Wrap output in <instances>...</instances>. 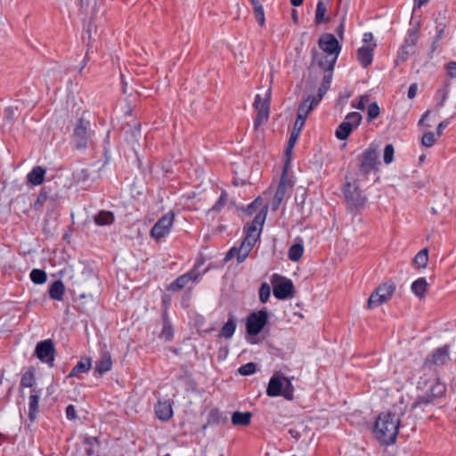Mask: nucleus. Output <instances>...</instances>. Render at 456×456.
I'll return each mask as SVG.
<instances>
[{
    "instance_id": "obj_63",
    "label": "nucleus",
    "mask_w": 456,
    "mask_h": 456,
    "mask_svg": "<svg viewBox=\"0 0 456 456\" xmlns=\"http://www.w3.org/2000/svg\"><path fill=\"white\" fill-rule=\"evenodd\" d=\"M417 42V37H416V34L414 32H412L411 35H410V37L409 39L407 40V43H409L411 45H414Z\"/></svg>"
},
{
    "instance_id": "obj_59",
    "label": "nucleus",
    "mask_w": 456,
    "mask_h": 456,
    "mask_svg": "<svg viewBox=\"0 0 456 456\" xmlns=\"http://www.w3.org/2000/svg\"><path fill=\"white\" fill-rule=\"evenodd\" d=\"M418 90V85L417 83H413L410 86L407 96L409 99H413L416 96Z\"/></svg>"
},
{
    "instance_id": "obj_2",
    "label": "nucleus",
    "mask_w": 456,
    "mask_h": 456,
    "mask_svg": "<svg viewBox=\"0 0 456 456\" xmlns=\"http://www.w3.org/2000/svg\"><path fill=\"white\" fill-rule=\"evenodd\" d=\"M400 419L395 413L382 412L376 419L374 436L382 444H391L396 440Z\"/></svg>"
},
{
    "instance_id": "obj_27",
    "label": "nucleus",
    "mask_w": 456,
    "mask_h": 456,
    "mask_svg": "<svg viewBox=\"0 0 456 456\" xmlns=\"http://www.w3.org/2000/svg\"><path fill=\"white\" fill-rule=\"evenodd\" d=\"M45 169L40 166L35 167L27 175V180L33 185H40L45 179Z\"/></svg>"
},
{
    "instance_id": "obj_9",
    "label": "nucleus",
    "mask_w": 456,
    "mask_h": 456,
    "mask_svg": "<svg viewBox=\"0 0 456 456\" xmlns=\"http://www.w3.org/2000/svg\"><path fill=\"white\" fill-rule=\"evenodd\" d=\"M362 119V115L359 112L348 113L345 120L338 126L336 130V137L338 140H346L348 138L354 129L358 127Z\"/></svg>"
},
{
    "instance_id": "obj_60",
    "label": "nucleus",
    "mask_w": 456,
    "mask_h": 456,
    "mask_svg": "<svg viewBox=\"0 0 456 456\" xmlns=\"http://www.w3.org/2000/svg\"><path fill=\"white\" fill-rule=\"evenodd\" d=\"M449 119H444L438 124L436 127L437 136H441V134H443V130L449 125Z\"/></svg>"
},
{
    "instance_id": "obj_40",
    "label": "nucleus",
    "mask_w": 456,
    "mask_h": 456,
    "mask_svg": "<svg viewBox=\"0 0 456 456\" xmlns=\"http://www.w3.org/2000/svg\"><path fill=\"white\" fill-rule=\"evenodd\" d=\"M29 276L35 284H43L47 279L46 273L41 269H33Z\"/></svg>"
},
{
    "instance_id": "obj_3",
    "label": "nucleus",
    "mask_w": 456,
    "mask_h": 456,
    "mask_svg": "<svg viewBox=\"0 0 456 456\" xmlns=\"http://www.w3.org/2000/svg\"><path fill=\"white\" fill-rule=\"evenodd\" d=\"M343 193L347 208L351 213H360L364 208L367 197L359 189L358 185L347 182L344 186Z\"/></svg>"
},
{
    "instance_id": "obj_30",
    "label": "nucleus",
    "mask_w": 456,
    "mask_h": 456,
    "mask_svg": "<svg viewBox=\"0 0 456 456\" xmlns=\"http://www.w3.org/2000/svg\"><path fill=\"white\" fill-rule=\"evenodd\" d=\"M252 414L248 411H235L232 416V422L234 426H248L250 424Z\"/></svg>"
},
{
    "instance_id": "obj_14",
    "label": "nucleus",
    "mask_w": 456,
    "mask_h": 456,
    "mask_svg": "<svg viewBox=\"0 0 456 456\" xmlns=\"http://www.w3.org/2000/svg\"><path fill=\"white\" fill-rule=\"evenodd\" d=\"M449 346H444L436 349L432 354L428 355L424 361L423 366L431 369L433 366L445 364L450 360Z\"/></svg>"
},
{
    "instance_id": "obj_6",
    "label": "nucleus",
    "mask_w": 456,
    "mask_h": 456,
    "mask_svg": "<svg viewBox=\"0 0 456 456\" xmlns=\"http://www.w3.org/2000/svg\"><path fill=\"white\" fill-rule=\"evenodd\" d=\"M395 285L393 281H389L379 285L370 296L367 306L369 309H373L379 305L386 303L394 294Z\"/></svg>"
},
{
    "instance_id": "obj_61",
    "label": "nucleus",
    "mask_w": 456,
    "mask_h": 456,
    "mask_svg": "<svg viewBox=\"0 0 456 456\" xmlns=\"http://www.w3.org/2000/svg\"><path fill=\"white\" fill-rule=\"evenodd\" d=\"M282 201H283L282 199L278 198V197H276L274 195V197L273 199V201H272V209L273 211H276L279 208V207H280V205L281 204Z\"/></svg>"
},
{
    "instance_id": "obj_47",
    "label": "nucleus",
    "mask_w": 456,
    "mask_h": 456,
    "mask_svg": "<svg viewBox=\"0 0 456 456\" xmlns=\"http://www.w3.org/2000/svg\"><path fill=\"white\" fill-rule=\"evenodd\" d=\"M271 288L266 282L262 283L259 289V299L262 303H266L270 297Z\"/></svg>"
},
{
    "instance_id": "obj_19",
    "label": "nucleus",
    "mask_w": 456,
    "mask_h": 456,
    "mask_svg": "<svg viewBox=\"0 0 456 456\" xmlns=\"http://www.w3.org/2000/svg\"><path fill=\"white\" fill-rule=\"evenodd\" d=\"M320 102L317 101L313 95H309L305 100H304L297 110V118H302V120L305 121L308 114L314 110L315 106Z\"/></svg>"
},
{
    "instance_id": "obj_42",
    "label": "nucleus",
    "mask_w": 456,
    "mask_h": 456,
    "mask_svg": "<svg viewBox=\"0 0 456 456\" xmlns=\"http://www.w3.org/2000/svg\"><path fill=\"white\" fill-rule=\"evenodd\" d=\"M450 92V83L447 82L444 84V87L437 90L436 92V97L438 98L437 106L442 107L444 103V102L447 99V96Z\"/></svg>"
},
{
    "instance_id": "obj_7",
    "label": "nucleus",
    "mask_w": 456,
    "mask_h": 456,
    "mask_svg": "<svg viewBox=\"0 0 456 456\" xmlns=\"http://www.w3.org/2000/svg\"><path fill=\"white\" fill-rule=\"evenodd\" d=\"M271 89L269 88L265 94V97L262 100L259 94H256L254 102V107L256 110V116L254 120V127L256 129L261 125L266 123L270 114Z\"/></svg>"
},
{
    "instance_id": "obj_49",
    "label": "nucleus",
    "mask_w": 456,
    "mask_h": 456,
    "mask_svg": "<svg viewBox=\"0 0 456 456\" xmlns=\"http://www.w3.org/2000/svg\"><path fill=\"white\" fill-rule=\"evenodd\" d=\"M261 207V209L264 208H267V206H263V200L261 197H257L253 202H251L248 208L247 212L248 215H252L257 208ZM262 210H260L257 214H259Z\"/></svg>"
},
{
    "instance_id": "obj_35",
    "label": "nucleus",
    "mask_w": 456,
    "mask_h": 456,
    "mask_svg": "<svg viewBox=\"0 0 456 456\" xmlns=\"http://www.w3.org/2000/svg\"><path fill=\"white\" fill-rule=\"evenodd\" d=\"M332 79V73L326 74L323 78L321 86L318 90V94L316 96H314L317 101L321 102L322 97L325 95L327 91L329 90V87L330 86Z\"/></svg>"
},
{
    "instance_id": "obj_16",
    "label": "nucleus",
    "mask_w": 456,
    "mask_h": 456,
    "mask_svg": "<svg viewBox=\"0 0 456 456\" xmlns=\"http://www.w3.org/2000/svg\"><path fill=\"white\" fill-rule=\"evenodd\" d=\"M201 274L196 271V267L190 272L180 275L167 288L170 291H178L186 287L190 281L197 282Z\"/></svg>"
},
{
    "instance_id": "obj_38",
    "label": "nucleus",
    "mask_w": 456,
    "mask_h": 456,
    "mask_svg": "<svg viewBox=\"0 0 456 456\" xmlns=\"http://www.w3.org/2000/svg\"><path fill=\"white\" fill-rule=\"evenodd\" d=\"M428 261V249H421L413 258V264L420 268H425Z\"/></svg>"
},
{
    "instance_id": "obj_53",
    "label": "nucleus",
    "mask_w": 456,
    "mask_h": 456,
    "mask_svg": "<svg viewBox=\"0 0 456 456\" xmlns=\"http://www.w3.org/2000/svg\"><path fill=\"white\" fill-rule=\"evenodd\" d=\"M226 201H227V193L224 191L221 193L216 203L213 206L212 210L216 211V212L220 211L224 207Z\"/></svg>"
},
{
    "instance_id": "obj_36",
    "label": "nucleus",
    "mask_w": 456,
    "mask_h": 456,
    "mask_svg": "<svg viewBox=\"0 0 456 456\" xmlns=\"http://www.w3.org/2000/svg\"><path fill=\"white\" fill-rule=\"evenodd\" d=\"M161 337L165 338L166 340L170 341L173 339L174 331L171 322L167 318V314L164 313L163 314V328L161 331Z\"/></svg>"
},
{
    "instance_id": "obj_1",
    "label": "nucleus",
    "mask_w": 456,
    "mask_h": 456,
    "mask_svg": "<svg viewBox=\"0 0 456 456\" xmlns=\"http://www.w3.org/2000/svg\"><path fill=\"white\" fill-rule=\"evenodd\" d=\"M266 218V208H264L259 214H256L253 221L245 228L246 235L239 248L233 247L225 255L224 261L228 262L234 256L237 262L242 263L246 260L256 242L260 237L265 221Z\"/></svg>"
},
{
    "instance_id": "obj_51",
    "label": "nucleus",
    "mask_w": 456,
    "mask_h": 456,
    "mask_svg": "<svg viewBox=\"0 0 456 456\" xmlns=\"http://www.w3.org/2000/svg\"><path fill=\"white\" fill-rule=\"evenodd\" d=\"M379 107L376 102H372L368 107V114H367V119L368 121H371L379 117Z\"/></svg>"
},
{
    "instance_id": "obj_8",
    "label": "nucleus",
    "mask_w": 456,
    "mask_h": 456,
    "mask_svg": "<svg viewBox=\"0 0 456 456\" xmlns=\"http://www.w3.org/2000/svg\"><path fill=\"white\" fill-rule=\"evenodd\" d=\"M268 322L267 310H260L251 313L246 322V331L248 335H258Z\"/></svg>"
},
{
    "instance_id": "obj_31",
    "label": "nucleus",
    "mask_w": 456,
    "mask_h": 456,
    "mask_svg": "<svg viewBox=\"0 0 456 456\" xmlns=\"http://www.w3.org/2000/svg\"><path fill=\"white\" fill-rule=\"evenodd\" d=\"M114 215L110 211L102 210L94 216V222L97 225H110L114 222Z\"/></svg>"
},
{
    "instance_id": "obj_56",
    "label": "nucleus",
    "mask_w": 456,
    "mask_h": 456,
    "mask_svg": "<svg viewBox=\"0 0 456 456\" xmlns=\"http://www.w3.org/2000/svg\"><path fill=\"white\" fill-rule=\"evenodd\" d=\"M447 74L452 78H456V61H450L446 64Z\"/></svg>"
},
{
    "instance_id": "obj_17",
    "label": "nucleus",
    "mask_w": 456,
    "mask_h": 456,
    "mask_svg": "<svg viewBox=\"0 0 456 456\" xmlns=\"http://www.w3.org/2000/svg\"><path fill=\"white\" fill-rule=\"evenodd\" d=\"M73 181L77 184L80 185L81 188H85L88 185H90L93 181L94 177L89 171L88 168L82 167L76 169L72 174Z\"/></svg>"
},
{
    "instance_id": "obj_55",
    "label": "nucleus",
    "mask_w": 456,
    "mask_h": 456,
    "mask_svg": "<svg viewBox=\"0 0 456 456\" xmlns=\"http://www.w3.org/2000/svg\"><path fill=\"white\" fill-rule=\"evenodd\" d=\"M367 101H368V96L367 95H361L357 104H355L354 102H352L351 106L353 108L363 110L365 109V103H366Z\"/></svg>"
},
{
    "instance_id": "obj_64",
    "label": "nucleus",
    "mask_w": 456,
    "mask_h": 456,
    "mask_svg": "<svg viewBox=\"0 0 456 456\" xmlns=\"http://www.w3.org/2000/svg\"><path fill=\"white\" fill-rule=\"evenodd\" d=\"M289 433L292 437H294L296 440L299 439L300 433L297 429H289Z\"/></svg>"
},
{
    "instance_id": "obj_25",
    "label": "nucleus",
    "mask_w": 456,
    "mask_h": 456,
    "mask_svg": "<svg viewBox=\"0 0 456 456\" xmlns=\"http://www.w3.org/2000/svg\"><path fill=\"white\" fill-rule=\"evenodd\" d=\"M236 320L232 314H229L227 322L221 328L218 337L230 339L236 330Z\"/></svg>"
},
{
    "instance_id": "obj_20",
    "label": "nucleus",
    "mask_w": 456,
    "mask_h": 456,
    "mask_svg": "<svg viewBox=\"0 0 456 456\" xmlns=\"http://www.w3.org/2000/svg\"><path fill=\"white\" fill-rule=\"evenodd\" d=\"M376 44L368 46H362L357 50V58L362 68L369 67L373 60V51Z\"/></svg>"
},
{
    "instance_id": "obj_4",
    "label": "nucleus",
    "mask_w": 456,
    "mask_h": 456,
    "mask_svg": "<svg viewBox=\"0 0 456 456\" xmlns=\"http://www.w3.org/2000/svg\"><path fill=\"white\" fill-rule=\"evenodd\" d=\"M379 156L378 146L370 144L369 148L359 156L358 167L360 173L363 175H367L372 170L376 169L377 166L379 164Z\"/></svg>"
},
{
    "instance_id": "obj_29",
    "label": "nucleus",
    "mask_w": 456,
    "mask_h": 456,
    "mask_svg": "<svg viewBox=\"0 0 456 456\" xmlns=\"http://www.w3.org/2000/svg\"><path fill=\"white\" fill-rule=\"evenodd\" d=\"M428 283L423 277L417 279L411 284V291L419 297L423 298L428 290Z\"/></svg>"
},
{
    "instance_id": "obj_34",
    "label": "nucleus",
    "mask_w": 456,
    "mask_h": 456,
    "mask_svg": "<svg viewBox=\"0 0 456 456\" xmlns=\"http://www.w3.org/2000/svg\"><path fill=\"white\" fill-rule=\"evenodd\" d=\"M304 254V246L302 243H295L289 248L288 252V257L293 262L298 261Z\"/></svg>"
},
{
    "instance_id": "obj_24",
    "label": "nucleus",
    "mask_w": 456,
    "mask_h": 456,
    "mask_svg": "<svg viewBox=\"0 0 456 456\" xmlns=\"http://www.w3.org/2000/svg\"><path fill=\"white\" fill-rule=\"evenodd\" d=\"M112 360L110 354L108 351H102L101 358L95 363V371L99 374H103L111 370Z\"/></svg>"
},
{
    "instance_id": "obj_43",
    "label": "nucleus",
    "mask_w": 456,
    "mask_h": 456,
    "mask_svg": "<svg viewBox=\"0 0 456 456\" xmlns=\"http://www.w3.org/2000/svg\"><path fill=\"white\" fill-rule=\"evenodd\" d=\"M293 386L291 384V381L284 377L283 378V388H282V396L287 400H292L293 399Z\"/></svg>"
},
{
    "instance_id": "obj_32",
    "label": "nucleus",
    "mask_w": 456,
    "mask_h": 456,
    "mask_svg": "<svg viewBox=\"0 0 456 456\" xmlns=\"http://www.w3.org/2000/svg\"><path fill=\"white\" fill-rule=\"evenodd\" d=\"M85 443L88 445L86 449L87 456H100V444L97 437H86Z\"/></svg>"
},
{
    "instance_id": "obj_52",
    "label": "nucleus",
    "mask_w": 456,
    "mask_h": 456,
    "mask_svg": "<svg viewBox=\"0 0 456 456\" xmlns=\"http://www.w3.org/2000/svg\"><path fill=\"white\" fill-rule=\"evenodd\" d=\"M395 149L392 144H387L384 149L383 159L386 164H390L394 159Z\"/></svg>"
},
{
    "instance_id": "obj_62",
    "label": "nucleus",
    "mask_w": 456,
    "mask_h": 456,
    "mask_svg": "<svg viewBox=\"0 0 456 456\" xmlns=\"http://www.w3.org/2000/svg\"><path fill=\"white\" fill-rule=\"evenodd\" d=\"M344 29H345L344 22H341V23L339 24V26L337 28V29H336V32H337L338 36L340 38H343Z\"/></svg>"
},
{
    "instance_id": "obj_18",
    "label": "nucleus",
    "mask_w": 456,
    "mask_h": 456,
    "mask_svg": "<svg viewBox=\"0 0 456 456\" xmlns=\"http://www.w3.org/2000/svg\"><path fill=\"white\" fill-rule=\"evenodd\" d=\"M283 378L280 374H274L269 380L266 394L268 396L275 397L282 395Z\"/></svg>"
},
{
    "instance_id": "obj_28",
    "label": "nucleus",
    "mask_w": 456,
    "mask_h": 456,
    "mask_svg": "<svg viewBox=\"0 0 456 456\" xmlns=\"http://www.w3.org/2000/svg\"><path fill=\"white\" fill-rule=\"evenodd\" d=\"M65 286L61 280L55 281L49 289V297L57 301L63 299Z\"/></svg>"
},
{
    "instance_id": "obj_57",
    "label": "nucleus",
    "mask_w": 456,
    "mask_h": 456,
    "mask_svg": "<svg viewBox=\"0 0 456 456\" xmlns=\"http://www.w3.org/2000/svg\"><path fill=\"white\" fill-rule=\"evenodd\" d=\"M66 416L68 419L73 420L77 419L76 408L74 405L69 404L66 408Z\"/></svg>"
},
{
    "instance_id": "obj_26",
    "label": "nucleus",
    "mask_w": 456,
    "mask_h": 456,
    "mask_svg": "<svg viewBox=\"0 0 456 456\" xmlns=\"http://www.w3.org/2000/svg\"><path fill=\"white\" fill-rule=\"evenodd\" d=\"M92 367V361L91 358L86 357L82 358L71 370L70 373L69 374V378L71 377H78L82 373H86L90 370Z\"/></svg>"
},
{
    "instance_id": "obj_33",
    "label": "nucleus",
    "mask_w": 456,
    "mask_h": 456,
    "mask_svg": "<svg viewBox=\"0 0 456 456\" xmlns=\"http://www.w3.org/2000/svg\"><path fill=\"white\" fill-rule=\"evenodd\" d=\"M326 12H327L326 4L322 0H320L317 3L316 12H315V23L316 24H321L323 22H327L329 20V18L325 16Z\"/></svg>"
},
{
    "instance_id": "obj_48",
    "label": "nucleus",
    "mask_w": 456,
    "mask_h": 456,
    "mask_svg": "<svg viewBox=\"0 0 456 456\" xmlns=\"http://www.w3.org/2000/svg\"><path fill=\"white\" fill-rule=\"evenodd\" d=\"M256 370V365L254 362H248L240 366L238 372L242 376H248L254 374Z\"/></svg>"
},
{
    "instance_id": "obj_37",
    "label": "nucleus",
    "mask_w": 456,
    "mask_h": 456,
    "mask_svg": "<svg viewBox=\"0 0 456 456\" xmlns=\"http://www.w3.org/2000/svg\"><path fill=\"white\" fill-rule=\"evenodd\" d=\"M225 420H226V417L218 409L215 408L209 411L208 418V424H210V425L219 424V423L224 422Z\"/></svg>"
},
{
    "instance_id": "obj_41",
    "label": "nucleus",
    "mask_w": 456,
    "mask_h": 456,
    "mask_svg": "<svg viewBox=\"0 0 456 456\" xmlns=\"http://www.w3.org/2000/svg\"><path fill=\"white\" fill-rule=\"evenodd\" d=\"M433 396L427 392L425 395L419 396L415 402L412 403L411 408L416 409L418 407H421L422 405H428L434 402Z\"/></svg>"
},
{
    "instance_id": "obj_22",
    "label": "nucleus",
    "mask_w": 456,
    "mask_h": 456,
    "mask_svg": "<svg viewBox=\"0 0 456 456\" xmlns=\"http://www.w3.org/2000/svg\"><path fill=\"white\" fill-rule=\"evenodd\" d=\"M305 121L302 120V118H296V121H295V124H294V127H293V130L290 134V136H289V142H288V146H287V150H286V154L289 156L293 149V147L295 146L298 137H299V134L305 126Z\"/></svg>"
},
{
    "instance_id": "obj_23",
    "label": "nucleus",
    "mask_w": 456,
    "mask_h": 456,
    "mask_svg": "<svg viewBox=\"0 0 456 456\" xmlns=\"http://www.w3.org/2000/svg\"><path fill=\"white\" fill-rule=\"evenodd\" d=\"M155 414L162 421H167L173 416L172 405L168 401L159 402L155 405Z\"/></svg>"
},
{
    "instance_id": "obj_21",
    "label": "nucleus",
    "mask_w": 456,
    "mask_h": 456,
    "mask_svg": "<svg viewBox=\"0 0 456 456\" xmlns=\"http://www.w3.org/2000/svg\"><path fill=\"white\" fill-rule=\"evenodd\" d=\"M41 395V389L32 388L28 398V418L35 420L38 412V403Z\"/></svg>"
},
{
    "instance_id": "obj_15",
    "label": "nucleus",
    "mask_w": 456,
    "mask_h": 456,
    "mask_svg": "<svg viewBox=\"0 0 456 456\" xmlns=\"http://www.w3.org/2000/svg\"><path fill=\"white\" fill-rule=\"evenodd\" d=\"M337 60V58L323 52L319 53L316 49L312 50V65H316L328 73H332Z\"/></svg>"
},
{
    "instance_id": "obj_10",
    "label": "nucleus",
    "mask_w": 456,
    "mask_h": 456,
    "mask_svg": "<svg viewBox=\"0 0 456 456\" xmlns=\"http://www.w3.org/2000/svg\"><path fill=\"white\" fill-rule=\"evenodd\" d=\"M35 354L43 362L49 366H53L55 357V346L52 339H45L37 344Z\"/></svg>"
},
{
    "instance_id": "obj_13",
    "label": "nucleus",
    "mask_w": 456,
    "mask_h": 456,
    "mask_svg": "<svg viewBox=\"0 0 456 456\" xmlns=\"http://www.w3.org/2000/svg\"><path fill=\"white\" fill-rule=\"evenodd\" d=\"M89 138V122L81 118L78 120L73 133V140L76 148L78 150L86 148Z\"/></svg>"
},
{
    "instance_id": "obj_39",
    "label": "nucleus",
    "mask_w": 456,
    "mask_h": 456,
    "mask_svg": "<svg viewBox=\"0 0 456 456\" xmlns=\"http://www.w3.org/2000/svg\"><path fill=\"white\" fill-rule=\"evenodd\" d=\"M292 185L289 184V182L287 181L285 174H283L274 195L278 198L284 200L288 189Z\"/></svg>"
},
{
    "instance_id": "obj_44",
    "label": "nucleus",
    "mask_w": 456,
    "mask_h": 456,
    "mask_svg": "<svg viewBox=\"0 0 456 456\" xmlns=\"http://www.w3.org/2000/svg\"><path fill=\"white\" fill-rule=\"evenodd\" d=\"M34 384H35V376H34L33 372H31V371L25 372L21 377L20 386L22 387H29L32 389V388H35Z\"/></svg>"
},
{
    "instance_id": "obj_58",
    "label": "nucleus",
    "mask_w": 456,
    "mask_h": 456,
    "mask_svg": "<svg viewBox=\"0 0 456 456\" xmlns=\"http://www.w3.org/2000/svg\"><path fill=\"white\" fill-rule=\"evenodd\" d=\"M16 111H17V109H14L12 107H8L4 110V117H5V119L8 121V122H11L15 115H16Z\"/></svg>"
},
{
    "instance_id": "obj_45",
    "label": "nucleus",
    "mask_w": 456,
    "mask_h": 456,
    "mask_svg": "<svg viewBox=\"0 0 456 456\" xmlns=\"http://www.w3.org/2000/svg\"><path fill=\"white\" fill-rule=\"evenodd\" d=\"M252 7L256 20H257L258 24L261 27H263L265 22V11L263 5L261 4H258L256 5H253Z\"/></svg>"
},
{
    "instance_id": "obj_46",
    "label": "nucleus",
    "mask_w": 456,
    "mask_h": 456,
    "mask_svg": "<svg viewBox=\"0 0 456 456\" xmlns=\"http://www.w3.org/2000/svg\"><path fill=\"white\" fill-rule=\"evenodd\" d=\"M445 386L440 382H436L433 385L428 393L433 396L434 399L443 396L445 392Z\"/></svg>"
},
{
    "instance_id": "obj_12",
    "label": "nucleus",
    "mask_w": 456,
    "mask_h": 456,
    "mask_svg": "<svg viewBox=\"0 0 456 456\" xmlns=\"http://www.w3.org/2000/svg\"><path fill=\"white\" fill-rule=\"evenodd\" d=\"M320 49L324 53L338 59L341 46L333 34L325 33L318 40Z\"/></svg>"
},
{
    "instance_id": "obj_11",
    "label": "nucleus",
    "mask_w": 456,
    "mask_h": 456,
    "mask_svg": "<svg viewBox=\"0 0 456 456\" xmlns=\"http://www.w3.org/2000/svg\"><path fill=\"white\" fill-rule=\"evenodd\" d=\"M175 215L173 212L165 214L159 218L151 230V235L157 240H159L170 232L173 225Z\"/></svg>"
},
{
    "instance_id": "obj_54",
    "label": "nucleus",
    "mask_w": 456,
    "mask_h": 456,
    "mask_svg": "<svg viewBox=\"0 0 456 456\" xmlns=\"http://www.w3.org/2000/svg\"><path fill=\"white\" fill-rule=\"evenodd\" d=\"M92 3L94 4V5L93 7V16H94L96 12V0H79V6L82 11L87 12V9Z\"/></svg>"
},
{
    "instance_id": "obj_5",
    "label": "nucleus",
    "mask_w": 456,
    "mask_h": 456,
    "mask_svg": "<svg viewBox=\"0 0 456 456\" xmlns=\"http://www.w3.org/2000/svg\"><path fill=\"white\" fill-rule=\"evenodd\" d=\"M273 295L277 299L283 300L293 297L294 285L291 280L278 273L271 277Z\"/></svg>"
},
{
    "instance_id": "obj_50",
    "label": "nucleus",
    "mask_w": 456,
    "mask_h": 456,
    "mask_svg": "<svg viewBox=\"0 0 456 456\" xmlns=\"http://www.w3.org/2000/svg\"><path fill=\"white\" fill-rule=\"evenodd\" d=\"M436 141L435 134L433 132H427L422 136L421 143L423 146L429 148L435 144Z\"/></svg>"
}]
</instances>
